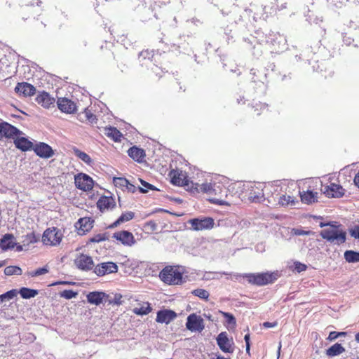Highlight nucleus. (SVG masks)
Instances as JSON below:
<instances>
[{
  "label": "nucleus",
  "mask_w": 359,
  "mask_h": 359,
  "mask_svg": "<svg viewBox=\"0 0 359 359\" xmlns=\"http://www.w3.org/2000/svg\"><path fill=\"white\" fill-rule=\"evenodd\" d=\"M320 236L327 242L340 245L346 241V232L344 229H323Z\"/></svg>",
  "instance_id": "nucleus-1"
},
{
  "label": "nucleus",
  "mask_w": 359,
  "mask_h": 359,
  "mask_svg": "<svg viewBox=\"0 0 359 359\" xmlns=\"http://www.w3.org/2000/svg\"><path fill=\"white\" fill-rule=\"evenodd\" d=\"M162 281L169 285H178L181 283L182 274L173 266H165L159 274Z\"/></svg>",
  "instance_id": "nucleus-2"
},
{
  "label": "nucleus",
  "mask_w": 359,
  "mask_h": 359,
  "mask_svg": "<svg viewBox=\"0 0 359 359\" xmlns=\"http://www.w3.org/2000/svg\"><path fill=\"white\" fill-rule=\"evenodd\" d=\"M229 190L222 184H213V189L209 201L219 205H230L231 203L225 201L228 197Z\"/></svg>",
  "instance_id": "nucleus-3"
},
{
  "label": "nucleus",
  "mask_w": 359,
  "mask_h": 359,
  "mask_svg": "<svg viewBox=\"0 0 359 359\" xmlns=\"http://www.w3.org/2000/svg\"><path fill=\"white\" fill-rule=\"evenodd\" d=\"M248 278L250 283L257 285H265L271 283L276 279L273 273H246L243 276Z\"/></svg>",
  "instance_id": "nucleus-4"
},
{
  "label": "nucleus",
  "mask_w": 359,
  "mask_h": 359,
  "mask_svg": "<svg viewBox=\"0 0 359 359\" xmlns=\"http://www.w3.org/2000/svg\"><path fill=\"white\" fill-rule=\"evenodd\" d=\"M188 224L191 225L190 229L193 231L210 230L214 227L215 220L210 217H200L189 219Z\"/></svg>",
  "instance_id": "nucleus-5"
},
{
  "label": "nucleus",
  "mask_w": 359,
  "mask_h": 359,
  "mask_svg": "<svg viewBox=\"0 0 359 359\" xmlns=\"http://www.w3.org/2000/svg\"><path fill=\"white\" fill-rule=\"evenodd\" d=\"M62 238V234L57 228L47 229L43 233L42 242L45 245H50L53 246L57 245L60 243Z\"/></svg>",
  "instance_id": "nucleus-6"
},
{
  "label": "nucleus",
  "mask_w": 359,
  "mask_h": 359,
  "mask_svg": "<svg viewBox=\"0 0 359 359\" xmlns=\"http://www.w3.org/2000/svg\"><path fill=\"white\" fill-rule=\"evenodd\" d=\"M76 268L83 271H89L94 270L95 264L92 257L90 255L81 253L77 255L74 261Z\"/></svg>",
  "instance_id": "nucleus-7"
},
{
  "label": "nucleus",
  "mask_w": 359,
  "mask_h": 359,
  "mask_svg": "<svg viewBox=\"0 0 359 359\" xmlns=\"http://www.w3.org/2000/svg\"><path fill=\"white\" fill-rule=\"evenodd\" d=\"M170 175L171 176V182L174 185L184 187L187 189L192 190L194 183L189 182L185 173H183L182 171L172 170Z\"/></svg>",
  "instance_id": "nucleus-8"
},
{
  "label": "nucleus",
  "mask_w": 359,
  "mask_h": 359,
  "mask_svg": "<svg viewBox=\"0 0 359 359\" xmlns=\"http://www.w3.org/2000/svg\"><path fill=\"white\" fill-rule=\"evenodd\" d=\"M75 186L83 191H88L93 187V181L90 177L84 173H79L74 177Z\"/></svg>",
  "instance_id": "nucleus-9"
},
{
  "label": "nucleus",
  "mask_w": 359,
  "mask_h": 359,
  "mask_svg": "<svg viewBox=\"0 0 359 359\" xmlns=\"http://www.w3.org/2000/svg\"><path fill=\"white\" fill-rule=\"evenodd\" d=\"M118 271V266L111 262L98 264L94 267L93 272L97 276H103L106 274L116 273Z\"/></svg>",
  "instance_id": "nucleus-10"
},
{
  "label": "nucleus",
  "mask_w": 359,
  "mask_h": 359,
  "mask_svg": "<svg viewBox=\"0 0 359 359\" xmlns=\"http://www.w3.org/2000/svg\"><path fill=\"white\" fill-rule=\"evenodd\" d=\"M22 133V131H20L16 127L12 126L11 124L6 121H1L0 123L1 137H4L8 139H14L15 137L19 136Z\"/></svg>",
  "instance_id": "nucleus-11"
},
{
  "label": "nucleus",
  "mask_w": 359,
  "mask_h": 359,
  "mask_svg": "<svg viewBox=\"0 0 359 359\" xmlns=\"http://www.w3.org/2000/svg\"><path fill=\"white\" fill-rule=\"evenodd\" d=\"M186 327L191 332H201L205 327L203 318L195 313H191L187 317Z\"/></svg>",
  "instance_id": "nucleus-12"
},
{
  "label": "nucleus",
  "mask_w": 359,
  "mask_h": 359,
  "mask_svg": "<svg viewBox=\"0 0 359 359\" xmlns=\"http://www.w3.org/2000/svg\"><path fill=\"white\" fill-rule=\"evenodd\" d=\"M216 340L218 346L224 353H231L233 352V343L228 338L227 333L226 332L219 333L217 337Z\"/></svg>",
  "instance_id": "nucleus-13"
},
{
  "label": "nucleus",
  "mask_w": 359,
  "mask_h": 359,
  "mask_svg": "<svg viewBox=\"0 0 359 359\" xmlns=\"http://www.w3.org/2000/svg\"><path fill=\"white\" fill-rule=\"evenodd\" d=\"M112 238L126 246H132L135 243V239L133 233L126 230L114 233Z\"/></svg>",
  "instance_id": "nucleus-14"
},
{
  "label": "nucleus",
  "mask_w": 359,
  "mask_h": 359,
  "mask_svg": "<svg viewBox=\"0 0 359 359\" xmlns=\"http://www.w3.org/2000/svg\"><path fill=\"white\" fill-rule=\"evenodd\" d=\"M324 194L329 198H340L344 195L343 187L334 183H331L329 186H325L322 189Z\"/></svg>",
  "instance_id": "nucleus-15"
},
{
  "label": "nucleus",
  "mask_w": 359,
  "mask_h": 359,
  "mask_svg": "<svg viewBox=\"0 0 359 359\" xmlns=\"http://www.w3.org/2000/svg\"><path fill=\"white\" fill-rule=\"evenodd\" d=\"M33 149L36 154L41 158H48L54 154L51 147L44 142H39L36 144Z\"/></svg>",
  "instance_id": "nucleus-16"
},
{
  "label": "nucleus",
  "mask_w": 359,
  "mask_h": 359,
  "mask_svg": "<svg viewBox=\"0 0 359 359\" xmlns=\"http://www.w3.org/2000/svg\"><path fill=\"white\" fill-rule=\"evenodd\" d=\"M57 104L60 110L67 114H72L76 110V104L66 97L59 98Z\"/></svg>",
  "instance_id": "nucleus-17"
},
{
  "label": "nucleus",
  "mask_w": 359,
  "mask_h": 359,
  "mask_svg": "<svg viewBox=\"0 0 359 359\" xmlns=\"http://www.w3.org/2000/svg\"><path fill=\"white\" fill-rule=\"evenodd\" d=\"M15 91L20 95L24 97H30L35 94L36 88L34 86L30 83L23 82L18 83L15 88Z\"/></svg>",
  "instance_id": "nucleus-18"
},
{
  "label": "nucleus",
  "mask_w": 359,
  "mask_h": 359,
  "mask_svg": "<svg viewBox=\"0 0 359 359\" xmlns=\"http://www.w3.org/2000/svg\"><path fill=\"white\" fill-rule=\"evenodd\" d=\"M177 317L175 311L169 309L160 310L157 312L156 320L160 323L168 324Z\"/></svg>",
  "instance_id": "nucleus-19"
},
{
  "label": "nucleus",
  "mask_w": 359,
  "mask_h": 359,
  "mask_svg": "<svg viewBox=\"0 0 359 359\" xmlns=\"http://www.w3.org/2000/svg\"><path fill=\"white\" fill-rule=\"evenodd\" d=\"M115 205L114 199L108 196L100 197L97 203V206L102 212L112 210Z\"/></svg>",
  "instance_id": "nucleus-20"
},
{
  "label": "nucleus",
  "mask_w": 359,
  "mask_h": 359,
  "mask_svg": "<svg viewBox=\"0 0 359 359\" xmlns=\"http://www.w3.org/2000/svg\"><path fill=\"white\" fill-rule=\"evenodd\" d=\"M36 102L45 108H49L55 102V99L48 93L42 92L36 97Z\"/></svg>",
  "instance_id": "nucleus-21"
},
{
  "label": "nucleus",
  "mask_w": 359,
  "mask_h": 359,
  "mask_svg": "<svg viewBox=\"0 0 359 359\" xmlns=\"http://www.w3.org/2000/svg\"><path fill=\"white\" fill-rule=\"evenodd\" d=\"M16 243L15 242V238L12 234H5L0 240V248L4 251L13 249Z\"/></svg>",
  "instance_id": "nucleus-22"
},
{
  "label": "nucleus",
  "mask_w": 359,
  "mask_h": 359,
  "mask_svg": "<svg viewBox=\"0 0 359 359\" xmlns=\"http://www.w3.org/2000/svg\"><path fill=\"white\" fill-rule=\"evenodd\" d=\"M93 220L89 217H83L79 219L76 226L79 228V233L84 234L93 227Z\"/></svg>",
  "instance_id": "nucleus-23"
},
{
  "label": "nucleus",
  "mask_w": 359,
  "mask_h": 359,
  "mask_svg": "<svg viewBox=\"0 0 359 359\" xmlns=\"http://www.w3.org/2000/svg\"><path fill=\"white\" fill-rule=\"evenodd\" d=\"M128 154L133 160L140 163L142 162L145 157V151L135 146L130 147L128 150Z\"/></svg>",
  "instance_id": "nucleus-24"
},
{
  "label": "nucleus",
  "mask_w": 359,
  "mask_h": 359,
  "mask_svg": "<svg viewBox=\"0 0 359 359\" xmlns=\"http://www.w3.org/2000/svg\"><path fill=\"white\" fill-rule=\"evenodd\" d=\"M15 146L21 151H26L33 147V143L26 137H16L14 140Z\"/></svg>",
  "instance_id": "nucleus-25"
},
{
  "label": "nucleus",
  "mask_w": 359,
  "mask_h": 359,
  "mask_svg": "<svg viewBox=\"0 0 359 359\" xmlns=\"http://www.w3.org/2000/svg\"><path fill=\"white\" fill-rule=\"evenodd\" d=\"M135 213L131 211H128L123 213L114 223L109 226V229H114L122 223L128 222L133 219Z\"/></svg>",
  "instance_id": "nucleus-26"
},
{
  "label": "nucleus",
  "mask_w": 359,
  "mask_h": 359,
  "mask_svg": "<svg viewBox=\"0 0 359 359\" xmlns=\"http://www.w3.org/2000/svg\"><path fill=\"white\" fill-rule=\"evenodd\" d=\"M104 293L102 292H91L87 295V300L89 303L99 305L102 303Z\"/></svg>",
  "instance_id": "nucleus-27"
},
{
  "label": "nucleus",
  "mask_w": 359,
  "mask_h": 359,
  "mask_svg": "<svg viewBox=\"0 0 359 359\" xmlns=\"http://www.w3.org/2000/svg\"><path fill=\"white\" fill-rule=\"evenodd\" d=\"M105 135L111 137L115 142H121L123 135L121 133L114 127H108L104 128Z\"/></svg>",
  "instance_id": "nucleus-28"
},
{
  "label": "nucleus",
  "mask_w": 359,
  "mask_h": 359,
  "mask_svg": "<svg viewBox=\"0 0 359 359\" xmlns=\"http://www.w3.org/2000/svg\"><path fill=\"white\" fill-rule=\"evenodd\" d=\"M317 192H313L309 190L304 191L301 194V200L306 204H311L317 201Z\"/></svg>",
  "instance_id": "nucleus-29"
},
{
  "label": "nucleus",
  "mask_w": 359,
  "mask_h": 359,
  "mask_svg": "<svg viewBox=\"0 0 359 359\" xmlns=\"http://www.w3.org/2000/svg\"><path fill=\"white\" fill-rule=\"evenodd\" d=\"M345 351L344 348L339 343H336L326 350V354L330 357L340 355Z\"/></svg>",
  "instance_id": "nucleus-30"
},
{
  "label": "nucleus",
  "mask_w": 359,
  "mask_h": 359,
  "mask_svg": "<svg viewBox=\"0 0 359 359\" xmlns=\"http://www.w3.org/2000/svg\"><path fill=\"white\" fill-rule=\"evenodd\" d=\"M213 189V184L211 183H203L201 184H194V187L191 191H199L201 190V191L206 193L209 194L210 196L212 194Z\"/></svg>",
  "instance_id": "nucleus-31"
},
{
  "label": "nucleus",
  "mask_w": 359,
  "mask_h": 359,
  "mask_svg": "<svg viewBox=\"0 0 359 359\" xmlns=\"http://www.w3.org/2000/svg\"><path fill=\"white\" fill-rule=\"evenodd\" d=\"M344 257L348 263L359 262V252L348 250L344 252Z\"/></svg>",
  "instance_id": "nucleus-32"
},
{
  "label": "nucleus",
  "mask_w": 359,
  "mask_h": 359,
  "mask_svg": "<svg viewBox=\"0 0 359 359\" xmlns=\"http://www.w3.org/2000/svg\"><path fill=\"white\" fill-rule=\"evenodd\" d=\"M79 117L81 121H86L92 124L96 123L97 120L96 116L87 109H86L83 113L79 114Z\"/></svg>",
  "instance_id": "nucleus-33"
},
{
  "label": "nucleus",
  "mask_w": 359,
  "mask_h": 359,
  "mask_svg": "<svg viewBox=\"0 0 359 359\" xmlns=\"http://www.w3.org/2000/svg\"><path fill=\"white\" fill-rule=\"evenodd\" d=\"M19 293L22 298L27 299L36 296L39 294V291L37 290L30 289L28 287H22L19 290Z\"/></svg>",
  "instance_id": "nucleus-34"
},
{
  "label": "nucleus",
  "mask_w": 359,
  "mask_h": 359,
  "mask_svg": "<svg viewBox=\"0 0 359 359\" xmlns=\"http://www.w3.org/2000/svg\"><path fill=\"white\" fill-rule=\"evenodd\" d=\"M151 311V308L148 302H144L140 307H135L133 309V313L139 316L147 315Z\"/></svg>",
  "instance_id": "nucleus-35"
},
{
  "label": "nucleus",
  "mask_w": 359,
  "mask_h": 359,
  "mask_svg": "<svg viewBox=\"0 0 359 359\" xmlns=\"http://www.w3.org/2000/svg\"><path fill=\"white\" fill-rule=\"evenodd\" d=\"M4 273L6 276L21 275L22 269L16 266H8L5 268Z\"/></svg>",
  "instance_id": "nucleus-36"
},
{
  "label": "nucleus",
  "mask_w": 359,
  "mask_h": 359,
  "mask_svg": "<svg viewBox=\"0 0 359 359\" xmlns=\"http://www.w3.org/2000/svg\"><path fill=\"white\" fill-rule=\"evenodd\" d=\"M113 182L116 187L120 188L123 191L128 184V180L124 177H114Z\"/></svg>",
  "instance_id": "nucleus-37"
},
{
  "label": "nucleus",
  "mask_w": 359,
  "mask_h": 359,
  "mask_svg": "<svg viewBox=\"0 0 359 359\" xmlns=\"http://www.w3.org/2000/svg\"><path fill=\"white\" fill-rule=\"evenodd\" d=\"M219 312L222 314V316L226 318V322L229 326H231L234 327L236 324V320L235 317L230 313L224 312L219 311Z\"/></svg>",
  "instance_id": "nucleus-38"
},
{
  "label": "nucleus",
  "mask_w": 359,
  "mask_h": 359,
  "mask_svg": "<svg viewBox=\"0 0 359 359\" xmlns=\"http://www.w3.org/2000/svg\"><path fill=\"white\" fill-rule=\"evenodd\" d=\"M17 294L16 290H9L0 295V304L4 301L10 300L14 298Z\"/></svg>",
  "instance_id": "nucleus-39"
},
{
  "label": "nucleus",
  "mask_w": 359,
  "mask_h": 359,
  "mask_svg": "<svg viewBox=\"0 0 359 359\" xmlns=\"http://www.w3.org/2000/svg\"><path fill=\"white\" fill-rule=\"evenodd\" d=\"M75 154L76 156L80 158L81 160H82L83 162H85L86 163L88 164V165H90L91 163H92V159L90 157V156L88 154H87L86 153L83 152V151H81L80 150H76L75 151Z\"/></svg>",
  "instance_id": "nucleus-40"
},
{
  "label": "nucleus",
  "mask_w": 359,
  "mask_h": 359,
  "mask_svg": "<svg viewBox=\"0 0 359 359\" xmlns=\"http://www.w3.org/2000/svg\"><path fill=\"white\" fill-rule=\"evenodd\" d=\"M194 295L202 299L207 300L209 297V292L204 289H196L191 292Z\"/></svg>",
  "instance_id": "nucleus-41"
},
{
  "label": "nucleus",
  "mask_w": 359,
  "mask_h": 359,
  "mask_svg": "<svg viewBox=\"0 0 359 359\" xmlns=\"http://www.w3.org/2000/svg\"><path fill=\"white\" fill-rule=\"evenodd\" d=\"M278 203L281 205H287L289 204H294V201L292 196L287 195H282L279 197Z\"/></svg>",
  "instance_id": "nucleus-42"
},
{
  "label": "nucleus",
  "mask_w": 359,
  "mask_h": 359,
  "mask_svg": "<svg viewBox=\"0 0 359 359\" xmlns=\"http://www.w3.org/2000/svg\"><path fill=\"white\" fill-rule=\"evenodd\" d=\"M109 239V234L107 233H98L93 236L90 241L92 243H100L101 241H104Z\"/></svg>",
  "instance_id": "nucleus-43"
},
{
  "label": "nucleus",
  "mask_w": 359,
  "mask_h": 359,
  "mask_svg": "<svg viewBox=\"0 0 359 359\" xmlns=\"http://www.w3.org/2000/svg\"><path fill=\"white\" fill-rule=\"evenodd\" d=\"M60 297H63L66 299H71L72 298H75L78 293L72 290H65L62 292H60Z\"/></svg>",
  "instance_id": "nucleus-44"
},
{
  "label": "nucleus",
  "mask_w": 359,
  "mask_h": 359,
  "mask_svg": "<svg viewBox=\"0 0 359 359\" xmlns=\"http://www.w3.org/2000/svg\"><path fill=\"white\" fill-rule=\"evenodd\" d=\"M291 233L294 236H311L314 235L315 233L312 231H305L293 228L291 230Z\"/></svg>",
  "instance_id": "nucleus-45"
},
{
  "label": "nucleus",
  "mask_w": 359,
  "mask_h": 359,
  "mask_svg": "<svg viewBox=\"0 0 359 359\" xmlns=\"http://www.w3.org/2000/svg\"><path fill=\"white\" fill-rule=\"evenodd\" d=\"M48 272V268L47 266H44L42 268H39L35 271L29 272V276L32 277L39 276L41 275L46 274Z\"/></svg>",
  "instance_id": "nucleus-46"
},
{
  "label": "nucleus",
  "mask_w": 359,
  "mask_h": 359,
  "mask_svg": "<svg viewBox=\"0 0 359 359\" xmlns=\"http://www.w3.org/2000/svg\"><path fill=\"white\" fill-rule=\"evenodd\" d=\"M263 197V194L262 191H259L258 192H255L253 190H251L249 194V198H250L252 201H258Z\"/></svg>",
  "instance_id": "nucleus-47"
},
{
  "label": "nucleus",
  "mask_w": 359,
  "mask_h": 359,
  "mask_svg": "<svg viewBox=\"0 0 359 359\" xmlns=\"http://www.w3.org/2000/svg\"><path fill=\"white\" fill-rule=\"evenodd\" d=\"M37 241H38L37 237L36 236V235L34 234V232H32L30 233H27L25 236V239L24 240V242H27V244H30V243H34L37 242Z\"/></svg>",
  "instance_id": "nucleus-48"
},
{
  "label": "nucleus",
  "mask_w": 359,
  "mask_h": 359,
  "mask_svg": "<svg viewBox=\"0 0 359 359\" xmlns=\"http://www.w3.org/2000/svg\"><path fill=\"white\" fill-rule=\"evenodd\" d=\"M328 228H326L325 229H343L341 228V225L336 221H332L328 222Z\"/></svg>",
  "instance_id": "nucleus-49"
},
{
  "label": "nucleus",
  "mask_w": 359,
  "mask_h": 359,
  "mask_svg": "<svg viewBox=\"0 0 359 359\" xmlns=\"http://www.w3.org/2000/svg\"><path fill=\"white\" fill-rule=\"evenodd\" d=\"M294 269L299 273L304 271L306 269V266L299 262H294Z\"/></svg>",
  "instance_id": "nucleus-50"
},
{
  "label": "nucleus",
  "mask_w": 359,
  "mask_h": 359,
  "mask_svg": "<svg viewBox=\"0 0 359 359\" xmlns=\"http://www.w3.org/2000/svg\"><path fill=\"white\" fill-rule=\"evenodd\" d=\"M350 234L355 238H359V225H355L350 230Z\"/></svg>",
  "instance_id": "nucleus-51"
},
{
  "label": "nucleus",
  "mask_w": 359,
  "mask_h": 359,
  "mask_svg": "<svg viewBox=\"0 0 359 359\" xmlns=\"http://www.w3.org/2000/svg\"><path fill=\"white\" fill-rule=\"evenodd\" d=\"M138 180H139L140 182L141 183V184L144 187H145L148 189H151V190H158V189H156L154 185L147 182L146 181L143 180L142 179L139 178Z\"/></svg>",
  "instance_id": "nucleus-52"
},
{
  "label": "nucleus",
  "mask_w": 359,
  "mask_h": 359,
  "mask_svg": "<svg viewBox=\"0 0 359 359\" xmlns=\"http://www.w3.org/2000/svg\"><path fill=\"white\" fill-rule=\"evenodd\" d=\"M125 189H127L128 191L130 192V193H135L137 190L136 187L134 184L130 183L129 182H128V184H127V186H126Z\"/></svg>",
  "instance_id": "nucleus-53"
},
{
  "label": "nucleus",
  "mask_w": 359,
  "mask_h": 359,
  "mask_svg": "<svg viewBox=\"0 0 359 359\" xmlns=\"http://www.w3.org/2000/svg\"><path fill=\"white\" fill-rule=\"evenodd\" d=\"M277 325V323L276 322H273V323H270V322H264L262 325V326L264 327V328H271V327H274Z\"/></svg>",
  "instance_id": "nucleus-54"
},
{
  "label": "nucleus",
  "mask_w": 359,
  "mask_h": 359,
  "mask_svg": "<svg viewBox=\"0 0 359 359\" xmlns=\"http://www.w3.org/2000/svg\"><path fill=\"white\" fill-rule=\"evenodd\" d=\"M339 337V334L337 332H331L329 334L328 339L330 340H334Z\"/></svg>",
  "instance_id": "nucleus-55"
},
{
  "label": "nucleus",
  "mask_w": 359,
  "mask_h": 359,
  "mask_svg": "<svg viewBox=\"0 0 359 359\" xmlns=\"http://www.w3.org/2000/svg\"><path fill=\"white\" fill-rule=\"evenodd\" d=\"M258 107H260V109H264L266 108V104H262V103H259V104H256V106H255V111H258Z\"/></svg>",
  "instance_id": "nucleus-56"
},
{
  "label": "nucleus",
  "mask_w": 359,
  "mask_h": 359,
  "mask_svg": "<svg viewBox=\"0 0 359 359\" xmlns=\"http://www.w3.org/2000/svg\"><path fill=\"white\" fill-rule=\"evenodd\" d=\"M354 183L355 186L359 188V172L355 175L354 177Z\"/></svg>",
  "instance_id": "nucleus-57"
},
{
  "label": "nucleus",
  "mask_w": 359,
  "mask_h": 359,
  "mask_svg": "<svg viewBox=\"0 0 359 359\" xmlns=\"http://www.w3.org/2000/svg\"><path fill=\"white\" fill-rule=\"evenodd\" d=\"M278 37L280 38V41L278 43H282L283 48H284L285 46V39L280 35H278Z\"/></svg>",
  "instance_id": "nucleus-58"
},
{
  "label": "nucleus",
  "mask_w": 359,
  "mask_h": 359,
  "mask_svg": "<svg viewBox=\"0 0 359 359\" xmlns=\"http://www.w3.org/2000/svg\"><path fill=\"white\" fill-rule=\"evenodd\" d=\"M149 52L147 50L142 51L140 53V56L143 57L144 59L149 55Z\"/></svg>",
  "instance_id": "nucleus-59"
},
{
  "label": "nucleus",
  "mask_w": 359,
  "mask_h": 359,
  "mask_svg": "<svg viewBox=\"0 0 359 359\" xmlns=\"http://www.w3.org/2000/svg\"><path fill=\"white\" fill-rule=\"evenodd\" d=\"M244 339H245L246 345L250 344V334H247L245 335Z\"/></svg>",
  "instance_id": "nucleus-60"
},
{
  "label": "nucleus",
  "mask_w": 359,
  "mask_h": 359,
  "mask_svg": "<svg viewBox=\"0 0 359 359\" xmlns=\"http://www.w3.org/2000/svg\"><path fill=\"white\" fill-rule=\"evenodd\" d=\"M147 224L150 226L153 230L156 229V224L152 221L149 222Z\"/></svg>",
  "instance_id": "nucleus-61"
},
{
  "label": "nucleus",
  "mask_w": 359,
  "mask_h": 359,
  "mask_svg": "<svg viewBox=\"0 0 359 359\" xmlns=\"http://www.w3.org/2000/svg\"><path fill=\"white\" fill-rule=\"evenodd\" d=\"M328 222H320L319 224V226L321 227V228H323V227H328Z\"/></svg>",
  "instance_id": "nucleus-62"
},
{
  "label": "nucleus",
  "mask_w": 359,
  "mask_h": 359,
  "mask_svg": "<svg viewBox=\"0 0 359 359\" xmlns=\"http://www.w3.org/2000/svg\"><path fill=\"white\" fill-rule=\"evenodd\" d=\"M17 3V0H7L6 4L8 5V6H11L13 4Z\"/></svg>",
  "instance_id": "nucleus-63"
},
{
  "label": "nucleus",
  "mask_w": 359,
  "mask_h": 359,
  "mask_svg": "<svg viewBox=\"0 0 359 359\" xmlns=\"http://www.w3.org/2000/svg\"><path fill=\"white\" fill-rule=\"evenodd\" d=\"M355 341L359 343V332L355 336Z\"/></svg>",
  "instance_id": "nucleus-64"
}]
</instances>
